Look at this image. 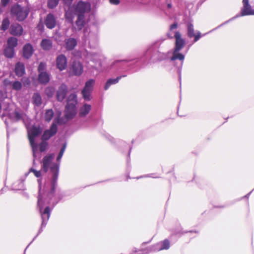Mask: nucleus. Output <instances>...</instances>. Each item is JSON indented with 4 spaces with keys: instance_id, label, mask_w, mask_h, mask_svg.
<instances>
[{
    "instance_id": "nucleus-1",
    "label": "nucleus",
    "mask_w": 254,
    "mask_h": 254,
    "mask_svg": "<svg viewBox=\"0 0 254 254\" xmlns=\"http://www.w3.org/2000/svg\"><path fill=\"white\" fill-rule=\"evenodd\" d=\"M55 158L54 154H50L46 155L43 159L42 169L45 173L47 172L50 169L52 174V179L50 183L47 182L42 190L41 180L38 179L39 196L38 197L37 206L41 214L42 219V227H45L50 216L51 209L49 206H46L43 210V208L47 204H55V201H52L57 185V181L59 174V163L53 162Z\"/></svg>"
},
{
    "instance_id": "nucleus-2",
    "label": "nucleus",
    "mask_w": 254,
    "mask_h": 254,
    "mask_svg": "<svg viewBox=\"0 0 254 254\" xmlns=\"http://www.w3.org/2000/svg\"><path fill=\"white\" fill-rule=\"evenodd\" d=\"M41 132L42 129L39 127L32 126L27 128L28 137L33 153V165L35 164V160L41 157V155L38 150V146L35 141V138L38 136Z\"/></svg>"
},
{
    "instance_id": "nucleus-3",
    "label": "nucleus",
    "mask_w": 254,
    "mask_h": 254,
    "mask_svg": "<svg viewBox=\"0 0 254 254\" xmlns=\"http://www.w3.org/2000/svg\"><path fill=\"white\" fill-rule=\"evenodd\" d=\"M176 39L175 48L173 53V56L171 58V61H174L179 59L182 62L184 61L185 56L179 52L184 47L186 42L185 40L182 37L181 33L179 31H176L174 35Z\"/></svg>"
},
{
    "instance_id": "nucleus-4",
    "label": "nucleus",
    "mask_w": 254,
    "mask_h": 254,
    "mask_svg": "<svg viewBox=\"0 0 254 254\" xmlns=\"http://www.w3.org/2000/svg\"><path fill=\"white\" fill-rule=\"evenodd\" d=\"M65 116L67 119H71L76 114L75 105L77 102L75 94H70L67 101Z\"/></svg>"
},
{
    "instance_id": "nucleus-5",
    "label": "nucleus",
    "mask_w": 254,
    "mask_h": 254,
    "mask_svg": "<svg viewBox=\"0 0 254 254\" xmlns=\"http://www.w3.org/2000/svg\"><path fill=\"white\" fill-rule=\"evenodd\" d=\"M29 13V9L26 7H21L19 5H15L12 7L11 14L16 17L18 21L24 20Z\"/></svg>"
},
{
    "instance_id": "nucleus-6",
    "label": "nucleus",
    "mask_w": 254,
    "mask_h": 254,
    "mask_svg": "<svg viewBox=\"0 0 254 254\" xmlns=\"http://www.w3.org/2000/svg\"><path fill=\"white\" fill-rule=\"evenodd\" d=\"M94 84L95 80L93 79H90L85 83V87L82 91L85 100L89 101L91 99V93Z\"/></svg>"
},
{
    "instance_id": "nucleus-7",
    "label": "nucleus",
    "mask_w": 254,
    "mask_h": 254,
    "mask_svg": "<svg viewBox=\"0 0 254 254\" xmlns=\"http://www.w3.org/2000/svg\"><path fill=\"white\" fill-rule=\"evenodd\" d=\"M91 5L89 2L79 1L75 8V12L77 14H83L90 10Z\"/></svg>"
},
{
    "instance_id": "nucleus-8",
    "label": "nucleus",
    "mask_w": 254,
    "mask_h": 254,
    "mask_svg": "<svg viewBox=\"0 0 254 254\" xmlns=\"http://www.w3.org/2000/svg\"><path fill=\"white\" fill-rule=\"evenodd\" d=\"M56 66L60 71L64 70L67 66V59L63 54L59 55L56 58Z\"/></svg>"
},
{
    "instance_id": "nucleus-9",
    "label": "nucleus",
    "mask_w": 254,
    "mask_h": 254,
    "mask_svg": "<svg viewBox=\"0 0 254 254\" xmlns=\"http://www.w3.org/2000/svg\"><path fill=\"white\" fill-rule=\"evenodd\" d=\"M243 7L241 9L242 16L248 15H254V9L252 8L249 3V0H243Z\"/></svg>"
},
{
    "instance_id": "nucleus-10",
    "label": "nucleus",
    "mask_w": 254,
    "mask_h": 254,
    "mask_svg": "<svg viewBox=\"0 0 254 254\" xmlns=\"http://www.w3.org/2000/svg\"><path fill=\"white\" fill-rule=\"evenodd\" d=\"M4 116H8L11 118L13 119L15 121L24 120L26 117L25 114L23 112H18L15 111L13 113H9V111H8L7 109H4Z\"/></svg>"
},
{
    "instance_id": "nucleus-11",
    "label": "nucleus",
    "mask_w": 254,
    "mask_h": 254,
    "mask_svg": "<svg viewBox=\"0 0 254 254\" xmlns=\"http://www.w3.org/2000/svg\"><path fill=\"white\" fill-rule=\"evenodd\" d=\"M70 71L73 74L79 76L83 72V66L79 62H73L70 68Z\"/></svg>"
},
{
    "instance_id": "nucleus-12",
    "label": "nucleus",
    "mask_w": 254,
    "mask_h": 254,
    "mask_svg": "<svg viewBox=\"0 0 254 254\" xmlns=\"http://www.w3.org/2000/svg\"><path fill=\"white\" fill-rule=\"evenodd\" d=\"M57 131V125L53 124L49 129L44 131L42 135V139L44 140H48L51 137L55 135Z\"/></svg>"
},
{
    "instance_id": "nucleus-13",
    "label": "nucleus",
    "mask_w": 254,
    "mask_h": 254,
    "mask_svg": "<svg viewBox=\"0 0 254 254\" xmlns=\"http://www.w3.org/2000/svg\"><path fill=\"white\" fill-rule=\"evenodd\" d=\"M67 88L65 84H62L57 92V98L59 101H62L66 96Z\"/></svg>"
},
{
    "instance_id": "nucleus-14",
    "label": "nucleus",
    "mask_w": 254,
    "mask_h": 254,
    "mask_svg": "<svg viewBox=\"0 0 254 254\" xmlns=\"http://www.w3.org/2000/svg\"><path fill=\"white\" fill-rule=\"evenodd\" d=\"M188 35L189 37H194V42H196L201 37V33L197 32L196 34L194 32L193 26L191 23L188 24Z\"/></svg>"
},
{
    "instance_id": "nucleus-15",
    "label": "nucleus",
    "mask_w": 254,
    "mask_h": 254,
    "mask_svg": "<svg viewBox=\"0 0 254 254\" xmlns=\"http://www.w3.org/2000/svg\"><path fill=\"white\" fill-rule=\"evenodd\" d=\"M23 32L22 27L19 24L16 23L11 25L10 32L12 35L20 36Z\"/></svg>"
},
{
    "instance_id": "nucleus-16",
    "label": "nucleus",
    "mask_w": 254,
    "mask_h": 254,
    "mask_svg": "<svg viewBox=\"0 0 254 254\" xmlns=\"http://www.w3.org/2000/svg\"><path fill=\"white\" fill-rule=\"evenodd\" d=\"M45 24L49 29H52L55 27L56 21L55 18L53 14H48L45 21Z\"/></svg>"
},
{
    "instance_id": "nucleus-17",
    "label": "nucleus",
    "mask_w": 254,
    "mask_h": 254,
    "mask_svg": "<svg viewBox=\"0 0 254 254\" xmlns=\"http://www.w3.org/2000/svg\"><path fill=\"white\" fill-rule=\"evenodd\" d=\"M34 52L33 47L30 44H26L23 48V56L26 59H29Z\"/></svg>"
},
{
    "instance_id": "nucleus-18",
    "label": "nucleus",
    "mask_w": 254,
    "mask_h": 254,
    "mask_svg": "<svg viewBox=\"0 0 254 254\" xmlns=\"http://www.w3.org/2000/svg\"><path fill=\"white\" fill-rule=\"evenodd\" d=\"M50 75L47 72H41L38 75V81L41 84H47L50 80Z\"/></svg>"
},
{
    "instance_id": "nucleus-19",
    "label": "nucleus",
    "mask_w": 254,
    "mask_h": 254,
    "mask_svg": "<svg viewBox=\"0 0 254 254\" xmlns=\"http://www.w3.org/2000/svg\"><path fill=\"white\" fill-rule=\"evenodd\" d=\"M15 72L18 76H22L25 73V67L23 64L18 63L15 67Z\"/></svg>"
},
{
    "instance_id": "nucleus-20",
    "label": "nucleus",
    "mask_w": 254,
    "mask_h": 254,
    "mask_svg": "<svg viewBox=\"0 0 254 254\" xmlns=\"http://www.w3.org/2000/svg\"><path fill=\"white\" fill-rule=\"evenodd\" d=\"M76 44V40L74 38H70L65 40V48L67 50L73 49Z\"/></svg>"
},
{
    "instance_id": "nucleus-21",
    "label": "nucleus",
    "mask_w": 254,
    "mask_h": 254,
    "mask_svg": "<svg viewBox=\"0 0 254 254\" xmlns=\"http://www.w3.org/2000/svg\"><path fill=\"white\" fill-rule=\"evenodd\" d=\"M64 2L67 4V5H70L73 0H63ZM59 2V0H49L48 2V5L49 8H53L55 7H56Z\"/></svg>"
},
{
    "instance_id": "nucleus-22",
    "label": "nucleus",
    "mask_w": 254,
    "mask_h": 254,
    "mask_svg": "<svg viewBox=\"0 0 254 254\" xmlns=\"http://www.w3.org/2000/svg\"><path fill=\"white\" fill-rule=\"evenodd\" d=\"M91 109V106L90 105L85 104L81 107L79 110V115L80 117H83L86 116Z\"/></svg>"
},
{
    "instance_id": "nucleus-23",
    "label": "nucleus",
    "mask_w": 254,
    "mask_h": 254,
    "mask_svg": "<svg viewBox=\"0 0 254 254\" xmlns=\"http://www.w3.org/2000/svg\"><path fill=\"white\" fill-rule=\"evenodd\" d=\"M125 76H120L117 77L116 79H109L108 80L104 87L105 90H107L111 85L117 83L122 77Z\"/></svg>"
},
{
    "instance_id": "nucleus-24",
    "label": "nucleus",
    "mask_w": 254,
    "mask_h": 254,
    "mask_svg": "<svg viewBox=\"0 0 254 254\" xmlns=\"http://www.w3.org/2000/svg\"><path fill=\"white\" fill-rule=\"evenodd\" d=\"M41 46L44 50H49L52 47V43L49 39H43L41 43Z\"/></svg>"
},
{
    "instance_id": "nucleus-25",
    "label": "nucleus",
    "mask_w": 254,
    "mask_h": 254,
    "mask_svg": "<svg viewBox=\"0 0 254 254\" xmlns=\"http://www.w3.org/2000/svg\"><path fill=\"white\" fill-rule=\"evenodd\" d=\"M78 18L76 21V25L78 30L81 29L84 25V16L83 14H77Z\"/></svg>"
},
{
    "instance_id": "nucleus-26",
    "label": "nucleus",
    "mask_w": 254,
    "mask_h": 254,
    "mask_svg": "<svg viewBox=\"0 0 254 254\" xmlns=\"http://www.w3.org/2000/svg\"><path fill=\"white\" fill-rule=\"evenodd\" d=\"M7 47L14 48L17 45V39L14 37H10L7 41Z\"/></svg>"
},
{
    "instance_id": "nucleus-27",
    "label": "nucleus",
    "mask_w": 254,
    "mask_h": 254,
    "mask_svg": "<svg viewBox=\"0 0 254 254\" xmlns=\"http://www.w3.org/2000/svg\"><path fill=\"white\" fill-rule=\"evenodd\" d=\"M4 55L9 58H11L14 55V48L6 47L4 50Z\"/></svg>"
},
{
    "instance_id": "nucleus-28",
    "label": "nucleus",
    "mask_w": 254,
    "mask_h": 254,
    "mask_svg": "<svg viewBox=\"0 0 254 254\" xmlns=\"http://www.w3.org/2000/svg\"><path fill=\"white\" fill-rule=\"evenodd\" d=\"M159 245H161V247L159 248L155 249V250L160 251L163 249H168L170 247V243L168 240H165L163 242H162ZM159 245V244H157Z\"/></svg>"
},
{
    "instance_id": "nucleus-29",
    "label": "nucleus",
    "mask_w": 254,
    "mask_h": 254,
    "mask_svg": "<svg viewBox=\"0 0 254 254\" xmlns=\"http://www.w3.org/2000/svg\"><path fill=\"white\" fill-rule=\"evenodd\" d=\"M34 103L37 106H40L42 103V99L38 93H35L33 96Z\"/></svg>"
},
{
    "instance_id": "nucleus-30",
    "label": "nucleus",
    "mask_w": 254,
    "mask_h": 254,
    "mask_svg": "<svg viewBox=\"0 0 254 254\" xmlns=\"http://www.w3.org/2000/svg\"><path fill=\"white\" fill-rule=\"evenodd\" d=\"M54 112L52 110H48L46 111L45 115V119L46 121H50L53 117Z\"/></svg>"
},
{
    "instance_id": "nucleus-31",
    "label": "nucleus",
    "mask_w": 254,
    "mask_h": 254,
    "mask_svg": "<svg viewBox=\"0 0 254 254\" xmlns=\"http://www.w3.org/2000/svg\"><path fill=\"white\" fill-rule=\"evenodd\" d=\"M9 24V20L7 18L3 19L2 22L1 29L3 31L6 30L8 29Z\"/></svg>"
},
{
    "instance_id": "nucleus-32",
    "label": "nucleus",
    "mask_w": 254,
    "mask_h": 254,
    "mask_svg": "<svg viewBox=\"0 0 254 254\" xmlns=\"http://www.w3.org/2000/svg\"><path fill=\"white\" fill-rule=\"evenodd\" d=\"M11 86L13 89L15 90H19L22 88V84L20 82L16 81L13 82L11 84Z\"/></svg>"
},
{
    "instance_id": "nucleus-33",
    "label": "nucleus",
    "mask_w": 254,
    "mask_h": 254,
    "mask_svg": "<svg viewBox=\"0 0 254 254\" xmlns=\"http://www.w3.org/2000/svg\"><path fill=\"white\" fill-rule=\"evenodd\" d=\"M55 92V89L52 87H47L45 90V94L49 97L53 96Z\"/></svg>"
},
{
    "instance_id": "nucleus-34",
    "label": "nucleus",
    "mask_w": 254,
    "mask_h": 254,
    "mask_svg": "<svg viewBox=\"0 0 254 254\" xmlns=\"http://www.w3.org/2000/svg\"><path fill=\"white\" fill-rule=\"evenodd\" d=\"M47 146L48 143L45 141H42L41 143H40L39 145L40 152L45 151L47 147Z\"/></svg>"
},
{
    "instance_id": "nucleus-35",
    "label": "nucleus",
    "mask_w": 254,
    "mask_h": 254,
    "mask_svg": "<svg viewBox=\"0 0 254 254\" xmlns=\"http://www.w3.org/2000/svg\"><path fill=\"white\" fill-rule=\"evenodd\" d=\"M29 172H33L35 176L37 178H39L42 175L41 171H37L33 168L30 169Z\"/></svg>"
},
{
    "instance_id": "nucleus-36",
    "label": "nucleus",
    "mask_w": 254,
    "mask_h": 254,
    "mask_svg": "<svg viewBox=\"0 0 254 254\" xmlns=\"http://www.w3.org/2000/svg\"><path fill=\"white\" fill-rule=\"evenodd\" d=\"M65 145H64L63 147L61 148L59 153V155L57 157V160L58 162H60L61 159L62 158L63 155V154L64 152V150H65Z\"/></svg>"
},
{
    "instance_id": "nucleus-37",
    "label": "nucleus",
    "mask_w": 254,
    "mask_h": 254,
    "mask_svg": "<svg viewBox=\"0 0 254 254\" xmlns=\"http://www.w3.org/2000/svg\"><path fill=\"white\" fill-rule=\"evenodd\" d=\"M46 64L44 63H40L38 67V70L39 73L41 72H45L44 70L46 69Z\"/></svg>"
},
{
    "instance_id": "nucleus-38",
    "label": "nucleus",
    "mask_w": 254,
    "mask_h": 254,
    "mask_svg": "<svg viewBox=\"0 0 254 254\" xmlns=\"http://www.w3.org/2000/svg\"><path fill=\"white\" fill-rule=\"evenodd\" d=\"M178 27V24L177 23H175L172 24L170 27V30L171 31L174 29H177Z\"/></svg>"
},
{
    "instance_id": "nucleus-39",
    "label": "nucleus",
    "mask_w": 254,
    "mask_h": 254,
    "mask_svg": "<svg viewBox=\"0 0 254 254\" xmlns=\"http://www.w3.org/2000/svg\"><path fill=\"white\" fill-rule=\"evenodd\" d=\"M12 83H11L9 80L8 79H5L4 81H3V84L6 85V86H7V85H11Z\"/></svg>"
},
{
    "instance_id": "nucleus-40",
    "label": "nucleus",
    "mask_w": 254,
    "mask_h": 254,
    "mask_svg": "<svg viewBox=\"0 0 254 254\" xmlns=\"http://www.w3.org/2000/svg\"><path fill=\"white\" fill-rule=\"evenodd\" d=\"M9 0H1V4L3 6H5L6 4L8 2Z\"/></svg>"
},
{
    "instance_id": "nucleus-41",
    "label": "nucleus",
    "mask_w": 254,
    "mask_h": 254,
    "mask_svg": "<svg viewBox=\"0 0 254 254\" xmlns=\"http://www.w3.org/2000/svg\"><path fill=\"white\" fill-rule=\"evenodd\" d=\"M110 2L114 4H118L119 3V0H110Z\"/></svg>"
},
{
    "instance_id": "nucleus-42",
    "label": "nucleus",
    "mask_w": 254,
    "mask_h": 254,
    "mask_svg": "<svg viewBox=\"0 0 254 254\" xmlns=\"http://www.w3.org/2000/svg\"><path fill=\"white\" fill-rule=\"evenodd\" d=\"M23 188V184L22 182H21L20 184V187L19 188H18L17 189L21 190V189H22Z\"/></svg>"
},
{
    "instance_id": "nucleus-43",
    "label": "nucleus",
    "mask_w": 254,
    "mask_h": 254,
    "mask_svg": "<svg viewBox=\"0 0 254 254\" xmlns=\"http://www.w3.org/2000/svg\"><path fill=\"white\" fill-rule=\"evenodd\" d=\"M167 35L169 38L172 39L173 38V36L172 35V34H171L170 33H168Z\"/></svg>"
},
{
    "instance_id": "nucleus-44",
    "label": "nucleus",
    "mask_w": 254,
    "mask_h": 254,
    "mask_svg": "<svg viewBox=\"0 0 254 254\" xmlns=\"http://www.w3.org/2000/svg\"><path fill=\"white\" fill-rule=\"evenodd\" d=\"M124 61H125V60H123V61H115L114 64H116V63H118V62H124Z\"/></svg>"
},
{
    "instance_id": "nucleus-45",
    "label": "nucleus",
    "mask_w": 254,
    "mask_h": 254,
    "mask_svg": "<svg viewBox=\"0 0 254 254\" xmlns=\"http://www.w3.org/2000/svg\"><path fill=\"white\" fill-rule=\"evenodd\" d=\"M168 7H169V8L171 7V4H168Z\"/></svg>"
}]
</instances>
